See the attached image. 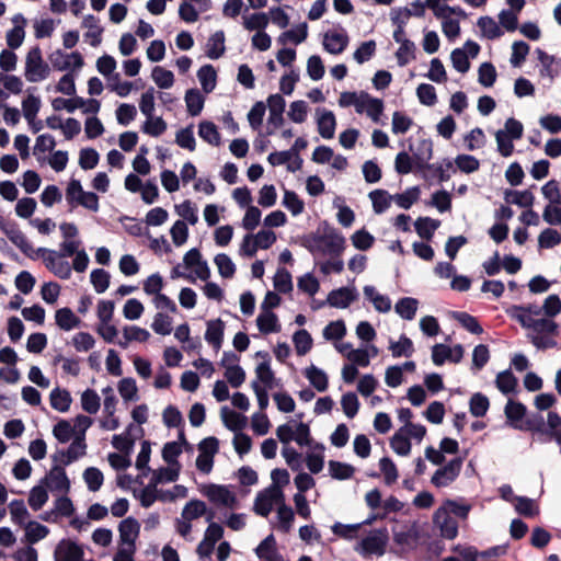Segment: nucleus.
I'll use <instances>...</instances> for the list:
<instances>
[{"label":"nucleus","mask_w":561,"mask_h":561,"mask_svg":"<svg viewBox=\"0 0 561 561\" xmlns=\"http://www.w3.org/2000/svg\"><path fill=\"white\" fill-rule=\"evenodd\" d=\"M225 322L221 319L207 321V329L205 332V340L210 344L214 350L218 351L224 341Z\"/></svg>","instance_id":"27"},{"label":"nucleus","mask_w":561,"mask_h":561,"mask_svg":"<svg viewBox=\"0 0 561 561\" xmlns=\"http://www.w3.org/2000/svg\"><path fill=\"white\" fill-rule=\"evenodd\" d=\"M175 213L181 217L180 220H184L186 224L195 226L198 222V215L195 205L186 199L179 205L174 206Z\"/></svg>","instance_id":"53"},{"label":"nucleus","mask_w":561,"mask_h":561,"mask_svg":"<svg viewBox=\"0 0 561 561\" xmlns=\"http://www.w3.org/2000/svg\"><path fill=\"white\" fill-rule=\"evenodd\" d=\"M328 466L330 476L335 480H348L355 473V468L346 462L330 460Z\"/></svg>","instance_id":"45"},{"label":"nucleus","mask_w":561,"mask_h":561,"mask_svg":"<svg viewBox=\"0 0 561 561\" xmlns=\"http://www.w3.org/2000/svg\"><path fill=\"white\" fill-rule=\"evenodd\" d=\"M56 324L65 331H70L81 323V320L73 313V311L64 307L56 311L55 313Z\"/></svg>","instance_id":"36"},{"label":"nucleus","mask_w":561,"mask_h":561,"mask_svg":"<svg viewBox=\"0 0 561 561\" xmlns=\"http://www.w3.org/2000/svg\"><path fill=\"white\" fill-rule=\"evenodd\" d=\"M199 492L214 505L231 510L238 507V499L236 494L229 490L228 485L216 483L203 484L199 488Z\"/></svg>","instance_id":"6"},{"label":"nucleus","mask_w":561,"mask_h":561,"mask_svg":"<svg viewBox=\"0 0 561 561\" xmlns=\"http://www.w3.org/2000/svg\"><path fill=\"white\" fill-rule=\"evenodd\" d=\"M516 512L527 518L535 517L539 514V508L536 506L535 501L527 496L514 497Z\"/></svg>","instance_id":"57"},{"label":"nucleus","mask_w":561,"mask_h":561,"mask_svg":"<svg viewBox=\"0 0 561 561\" xmlns=\"http://www.w3.org/2000/svg\"><path fill=\"white\" fill-rule=\"evenodd\" d=\"M87 444L83 437L76 436L67 450H60V462L68 466L79 457L85 455Z\"/></svg>","instance_id":"28"},{"label":"nucleus","mask_w":561,"mask_h":561,"mask_svg":"<svg viewBox=\"0 0 561 561\" xmlns=\"http://www.w3.org/2000/svg\"><path fill=\"white\" fill-rule=\"evenodd\" d=\"M293 342L296 353L299 356L306 355L312 348L313 344L310 333L305 329L298 330L294 333Z\"/></svg>","instance_id":"52"},{"label":"nucleus","mask_w":561,"mask_h":561,"mask_svg":"<svg viewBox=\"0 0 561 561\" xmlns=\"http://www.w3.org/2000/svg\"><path fill=\"white\" fill-rule=\"evenodd\" d=\"M283 206L289 210L293 216H299L305 210V202L296 192L289 190L284 191Z\"/></svg>","instance_id":"46"},{"label":"nucleus","mask_w":561,"mask_h":561,"mask_svg":"<svg viewBox=\"0 0 561 561\" xmlns=\"http://www.w3.org/2000/svg\"><path fill=\"white\" fill-rule=\"evenodd\" d=\"M204 515H206L207 522L215 518V512L213 510H208L205 502L201 500H191L182 511V517L187 522L197 519Z\"/></svg>","instance_id":"23"},{"label":"nucleus","mask_w":561,"mask_h":561,"mask_svg":"<svg viewBox=\"0 0 561 561\" xmlns=\"http://www.w3.org/2000/svg\"><path fill=\"white\" fill-rule=\"evenodd\" d=\"M220 413L222 422L230 431H241L247 425V417L228 407H222Z\"/></svg>","instance_id":"37"},{"label":"nucleus","mask_w":561,"mask_h":561,"mask_svg":"<svg viewBox=\"0 0 561 561\" xmlns=\"http://www.w3.org/2000/svg\"><path fill=\"white\" fill-rule=\"evenodd\" d=\"M305 377L309 380L311 386L319 392H323L329 387L328 375L316 365L311 364L304 370Z\"/></svg>","instance_id":"33"},{"label":"nucleus","mask_w":561,"mask_h":561,"mask_svg":"<svg viewBox=\"0 0 561 561\" xmlns=\"http://www.w3.org/2000/svg\"><path fill=\"white\" fill-rule=\"evenodd\" d=\"M278 530L287 534L291 530L295 520V513L293 508L283 502L279 503L277 508Z\"/></svg>","instance_id":"47"},{"label":"nucleus","mask_w":561,"mask_h":561,"mask_svg":"<svg viewBox=\"0 0 561 561\" xmlns=\"http://www.w3.org/2000/svg\"><path fill=\"white\" fill-rule=\"evenodd\" d=\"M137 116V108L134 104L122 103L115 110V117L119 125H129Z\"/></svg>","instance_id":"61"},{"label":"nucleus","mask_w":561,"mask_h":561,"mask_svg":"<svg viewBox=\"0 0 561 561\" xmlns=\"http://www.w3.org/2000/svg\"><path fill=\"white\" fill-rule=\"evenodd\" d=\"M170 236L175 247L185 244L190 236L187 224L184 220H176L170 229Z\"/></svg>","instance_id":"60"},{"label":"nucleus","mask_w":561,"mask_h":561,"mask_svg":"<svg viewBox=\"0 0 561 561\" xmlns=\"http://www.w3.org/2000/svg\"><path fill=\"white\" fill-rule=\"evenodd\" d=\"M3 233L10 239V241L16 245L25 255L31 259H35L36 249L30 243L25 234L20 230L15 222H12L5 228Z\"/></svg>","instance_id":"21"},{"label":"nucleus","mask_w":561,"mask_h":561,"mask_svg":"<svg viewBox=\"0 0 561 561\" xmlns=\"http://www.w3.org/2000/svg\"><path fill=\"white\" fill-rule=\"evenodd\" d=\"M123 334L125 341L117 342L122 348H126L131 341L146 342L150 337V333L146 329L137 325L125 327Z\"/></svg>","instance_id":"43"},{"label":"nucleus","mask_w":561,"mask_h":561,"mask_svg":"<svg viewBox=\"0 0 561 561\" xmlns=\"http://www.w3.org/2000/svg\"><path fill=\"white\" fill-rule=\"evenodd\" d=\"M184 100L190 115L197 116L202 112L205 100L197 89L187 90Z\"/></svg>","instance_id":"48"},{"label":"nucleus","mask_w":561,"mask_h":561,"mask_svg":"<svg viewBox=\"0 0 561 561\" xmlns=\"http://www.w3.org/2000/svg\"><path fill=\"white\" fill-rule=\"evenodd\" d=\"M470 506L458 504L453 500H447L443 506L437 508L433 515V524L440 531V537L445 539H455L458 535V523L450 513L460 518H466L469 514Z\"/></svg>","instance_id":"3"},{"label":"nucleus","mask_w":561,"mask_h":561,"mask_svg":"<svg viewBox=\"0 0 561 561\" xmlns=\"http://www.w3.org/2000/svg\"><path fill=\"white\" fill-rule=\"evenodd\" d=\"M256 325L260 332L263 334L276 333L280 331L278 318L272 311L259 314V317L256 318Z\"/></svg>","instance_id":"41"},{"label":"nucleus","mask_w":561,"mask_h":561,"mask_svg":"<svg viewBox=\"0 0 561 561\" xmlns=\"http://www.w3.org/2000/svg\"><path fill=\"white\" fill-rule=\"evenodd\" d=\"M168 129L167 122L161 116H146L145 122L140 126V130L153 138L162 136Z\"/></svg>","instance_id":"31"},{"label":"nucleus","mask_w":561,"mask_h":561,"mask_svg":"<svg viewBox=\"0 0 561 561\" xmlns=\"http://www.w3.org/2000/svg\"><path fill=\"white\" fill-rule=\"evenodd\" d=\"M517 385L518 380L511 369L499 373L495 378V386L503 394L515 392Z\"/></svg>","instance_id":"42"},{"label":"nucleus","mask_w":561,"mask_h":561,"mask_svg":"<svg viewBox=\"0 0 561 561\" xmlns=\"http://www.w3.org/2000/svg\"><path fill=\"white\" fill-rule=\"evenodd\" d=\"M478 26L483 35L489 39H495L503 35L501 27L491 16H481L478 20Z\"/></svg>","instance_id":"59"},{"label":"nucleus","mask_w":561,"mask_h":561,"mask_svg":"<svg viewBox=\"0 0 561 561\" xmlns=\"http://www.w3.org/2000/svg\"><path fill=\"white\" fill-rule=\"evenodd\" d=\"M454 319L458 321L462 328L472 334L480 335L483 333V328L479 323L478 319L468 312L456 311L453 314Z\"/></svg>","instance_id":"49"},{"label":"nucleus","mask_w":561,"mask_h":561,"mask_svg":"<svg viewBox=\"0 0 561 561\" xmlns=\"http://www.w3.org/2000/svg\"><path fill=\"white\" fill-rule=\"evenodd\" d=\"M51 64L55 69L60 71L68 69L79 70L83 67L84 60L79 51L66 54L61 50H56L51 56Z\"/></svg>","instance_id":"16"},{"label":"nucleus","mask_w":561,"mask_h":561,"mask_svg":"<svg viewBox=\"0 0 561 561\" xmlns=\"http://www.w3.org/2000/svg\"><path fill=\"white\" fill-rule=\"evenodd\" d=\"M225 33L222 31L215 32L207 41L206 44V55L210 59H218L220 58L225 51Z\"/></svg>","instance_id":"34"},{"label":"nucleus","mask_w":561,"mask_h":561,"mask_svg":"<svg viewBox=\"0 0 561 561\" xmlns=\"http://www.w3.org/2000/svg\"><path fill=\"white\" fill-rule=\"evenodd\" d=\"M165 473V480L169 482H175L179 478V469H165L160 468L159 471L154 472L150 483L141 491L140 503L141 506L148 508L150 507L158 499V490L157 484L162 482L161 473Z\"/></svg>","instance_id":"9"},{"label":"nucleus","mask_w":561,"mask_h":561,"mask_svg":"<svg viewBox=\"0 0 561 561\" xmlns=\"http://www.w3.org/2000/svg\"><path fill=\"white\" fill-rule=\"evenodd\" d=\"M198 136L208 145L219 147L221 135L218 127L210 121H202L198 124Z\"/></svg>","instance_id":"32"},{"label":"nucleus","mask_w":561,"mask_h":561,"mask_svg":"<svg viewBox=\"0 0 561 561\" xmlns=\"http://www.w3.org/2000/svg\"><path fill=\"white\" fill-rule=\"evenodd\" d=\"M197 78L205 93L214 91L217 84V72L211 65H205L197 71Z\"/></svg>","instance_id":"39"},{"label":"nucleus","mask_w":561,"mask_h":561,"mask_svg":"<svg viewBox=\"0 0 561 561\" xmlns=\"http://www.w3.org/2000/svg\"><path fill=\"white\" fill-rule=\"evenodd\" d=\"M515 428L538 435L540 443L556 440L561 446V416L558 412L549 411L547 423L542 414L531 413L522 424H515Z\"/></svg>","instance_id":"1"},{"label":"nucleus","mask_w":561,"mask_h":561,"mask_svg":"<svg viewBox=\"0 0 561 561\" xmlns=\"http://www.w3.org/2000/svg\"><path fill=\"white\" fill-rule=\"evenodd\" d=\"M49 401L53 409L59 412H67L71 405L72 399L68 390L55 388L49 394Z\"/></svg>","instance_id":"40"},{"label":"nucleus","mask_w":561,"mask_h":561,"mask_svg":"<svg viewBox=\"0 0 561 561\" xmlns=\"http://www.w3.org/2000/svg\"><path fill=\"white\" fill-rule=\"evenodd\" d=\"M318 133L324 139H332L335 134L336 118L333 112L325 108L316 111Z\"/></svg>","instance_id":"20"},{"label":"nucleus","mask_w":561,"mask_h":561,"mask_svg":"<svg viewBox=\"0 0 561 561\" xmlns=\"http://www.w3.org/2000/svg\"><path fill=\"white\" fill-rule=\"evenodd\" d=\"M270 23L268 14L265 12H253L242 15V26L248 32L264 31Z\"/></svg>","instance_id":"29"},{"label":"nucleus","mask_w":561,"mask_h":561,"mask_svg":"<svg viewBox=\"0 0 561 561\" xmlns=\"http://www.w3.org/2000/svg\"><path fill=\"white\" fill-rule=\"evenodd\" d=\"M317 244L324 254L339 255L345 248V239L335 231H329L318 239Z\"/></svg>","instance_id":"18"},{"label":"nucleus","mask_w":561,"mask_h":561,"mask_svg":"<svg viewBox=\"0 0 561 561\" xmlns=\"http://www.w3.org/2000/svg\"><path fill=\"white\" fill-rule=\"evenodd\" d=\"M214 262L218 268V273L222 278H231L236 272V265L232 260L225 253L217 254Z\"/></svg>","instance_id":"63"},{"label":"nucleus","mask_w":561,"mask_h":561,"mask_svg":"<svg viewBox=\"0 0 561 561\" xmlns=\"http://www.w3.org/2000/svg\"><path fill=\"white\" fill-rule=\"evenodd\" d=\"M529 311H531V305L528 306H512L507 312L508 314L519 322L523 328L531 329V325L535 323L534 318L529 316Z\"/></svg>","instance_id":"50"},{"label":"nucleus","mask_w":561,"mask_h":561,"mask_svg":"<svg viewBox=\"0 0 561 561\" xmlns=\"http://www.w3.org/2000/svg\"><path fill=\"white\" fill-rule=\"evenodd\" d=\"M490 408V401L488 397L481 392H477L471 396L469 401L470 413L476 417H482L486 414Z\"/></svg>","instance_id":"56"},{"label":"nucleus","mask_w":561,"mask_h":561,"mask_svg":"<svg viewBox=\"0 0 561 561\" xmlns=\"http://www.w3.org/2000/svg\"><path fill=\"white\" fill-rule=\"evenodd\" d=\"M410 427H400L390 440L391 448L400 456H407L411 450V442L403 432H409Z\"/></svg>","instance_id":"55"},{"label":"nucleus","mask_w":561,"mask_h":561,"mask_svg":"<svg viewBox=\"0 0 561 561\" xmlns=\"http://www.w3.org/2000/svg\"><path fill=\"white\" fill-rule=\"evenodd\" d=\"M357 299L358 291L354 286H343L331 290L327 297V302L331 307L344 309Z\"/></svg>","instance_id":"15"},{"label":"nucleus","mask_w":561,"mask_h":561,"mask_svg":"<svg viewBox=\"0 0 561 561\" xmlns=\"http://www.w3.org/2000/svg\"><path fill=\"white\" fill-rule=\"evenodd\" d=\"M504 199L507 204L530 208L534 205L535 196L529 190L523 192L506 190L504 192Z\"/></svg>","instance_id":"35"},{"label":"nucleus","mask_w":561,"mask_h":561,"mask_svg":"<svg viewBox=\"0 0 561 561\" xmlns=\"http://www.w3.org/2000/svg\"><path fill=\"white\" fill-rule=\"evenodd\" d=\"M84 551L81 546L70 539H62L54 551L55 561H82Z\"/></svg>","instance_id":"14"},{"label":"nucleus","mask_w":561,"mask_h":561,"mask_svg":"<svg viewBox=\"0 0 561 561\" xmlns=\"http://www.w3.org/2000/svg\"><path fill=\"white\" fill-rule=\"evenodd\" d=\"M133 426V424H129L125 433L113 436L112 445L122 454L129 455L130 451L133 450V447L135 445V439L130 436V431Z\"/></svg>","instance_id":"54"},{"label":"nucleus","mask_w":561,"mask_h":561,"mask_svg":"<svg viewBox=\"0 0 561 561\" xmlns=\"http://www.w3.org/2000/svg\"><path fill=\"white\" fill-rule=\"evenodd\" d=\"M50 75V67L44 60L39 46L31 47L24 57V78L30 83H38Z\"/></svg>","instance_id":"4"},{"label":"nucleus","mask_w":561,"mask_h":561,"mask_svg":"<svg viewBox=\"0 0 561 561\" xmlns=\"http://www.w3.org/2000/svg\"><path fill=\"white\" fill-rule=\"evenodd\" d=\"M307 37H308V24L304 22L288 31L283 32L278 36L277 42L282 45H286L287 43L299 45V44L304 43L307 39Z\"/></svg>","instance_id":"30"},{"label":"nucleus","mask_w":561,"mask_h":561,"mask_svg":"<svg viewBox=\"0 0 561 561\" xmlns=\"http://www.w3.org/2000/svg\"><path fill=\"white\" fill-rule=\"evenodd\" d=\"M119 540L123 545L136 547L135 542L139 536L140 524L134 517L123 519L118 525Z\"/></svg>","instance_id":"22"},{"label":"nucleus","mask_w":561,"mask_h":561,"mask_svg":"<svg viewBox=\"0 0 561 561\" xmlns=\"http://www.w3.org/2000/svg\"><path fill=\"white\" fill-rule=\"evenodd\" d=\"M41 108V99L36 95L28 94L22 101V112L27 122L34 121Z\"/></svg>","instance_id":"62"},{"label":"nucleus","mask_w":561,"mask_h":561,"mask_svg":"<svg viewBox=\"0 0 561 561\" xmlns=\"http://www.w3.org/2000/svg\"><path fill=\"white\" fill-rule=\"evenodd\" d=\"M101 399L95 390L87 389L81 394V407L89 414H95L100 410Z\"/></svg>","instance_id":"58"},{"label":"nucleus","mask_w":561,"mask_h":561,"mask_svg":"<svg viewBox=\"0 0 561 561\" xmlns=\"http://www.w3.org/2000/svg\"><path fill=\"white\" fill-rule=\"evenodd\" d=\"M183 265L186 270V273L184 274L185 277L207 280L210 276V270L207 262L203 260L202 254L197 249H191L184 255Z\"/></svg>","instance_id":"10"},{"label":"nucleus","mask_w":561,"mask_h":561,"mask_svg":"<svg viewBox=\"0 0 561 561\" xmlns=\"http://www.w3.org/2000/svg\"><path fill=\"white\" fill-rule=\"evenodd\" d=\"M43 482L51 491L68 493L70 490V480L67 477L64 466L55 465Z\"/></svg>","instance_id":"19"},{"label":"nucleus","mask_w":561,"mask_h":561,"mask_svg":"<svg viewBox=\"0 0 561 561\" xmlns=\"http://www.w3.org/2000/svg\"><path fill=\"white\" fill-rule=\"evenodd\" d=\"M36 259H42L45 266L59 278H67L70 274V265L68 261L57 251L38 248L35 251L34 260Z\"/></svg>","instance_id":"7"},{"label":"nucleus","mask_w":561,"mask_h":561,"mask_svg":"<svg viewBox=\"0 0 561 561\" xmlns=\"http://www.w3.org/2000/svg\"><path fill=\"white\" fill-rule=\"evenodd\" d=\"M453 162L450 160H444L437 164H424L423 163V178L437 180L438 182H445L450 179L449 171L453 170Z\"/></svg>","instance_id":"26"},{"label":"nucleus","mask_w":561,"mask_h":561,"mask_svg":"<svg viewBox=\"0 0 561 561\" xmlns=\"http://www.w3.org/2000/svg\"><path fill=\"white\" fill-rule=\"evenodd\" d=\"M66 201L71 209L82 206L91 211L99 210V196L83 190L79 180L71 179L66 187Z\"/></svg>","instance_id":"5"},{"label":"nucleus","mask_w":561,"mask_h":561,"mask_svg":"<svg viewBox=\"0 0 561 561\" xmlns=\"http://www.w3.org/2000/svg\"><path fill=\"white\" fill-rule=\"evenodd\" d=\"M462 467L461 458H454L447 465L438 468L433 474L431 482L436 488L447 486L453 483L460 474Z\"/></svg>","instance_id":"11"},{"label":"nucleus","mask_w":561,"mask_h":561,"mask_svg":"<svg viewBox=\"0 0 561 561\" xmlns=\"http://www.w3.org/2000/svg\"><path fill=\"white\" fill-rule=\"evenodd\" d=\"M82 27L87 30L84 33L85 39L91 46L96 47L102 42L103 27L100 25V20L94 15H85L82 20Z\"/></svg>","instance_id":"25"},{"label":"nucleus","mask_w":561,"mask_h":561,"mask_svg":"<svg viewBox=\"0 0 561 561\" xmlns=\"http://www.w3.org/2000/svg\"><path fill=\"white\" fill-rule=\"evenodd\" d=\"M388 536L386 533L378 530L363 538L356 546L355 550L364 556L377 554L382 556L386 550Z\"/></svg>","instance_id":"13"},{"label":"nucleus","mask_w":561,"mask_h":561,"mask_svg":"<svg viewBox=\"0 0 561 561\" xmlns=\"http://www.w3.org/2000/svg\"><path fill=\"white\" fill-rule=\"evenodd\" d=\"M284 501V493L278 486H268L260 491L254 500L253 511L256 515L267 517L273 510V504Z\"/></svg>","instance_id":"8"},{"label":"nucleus","mask_w":561,"mask_h":561,"mask_svg":"<svg viewBox=\"0 0 561 561\" xmlns=\"http://www.w3.org/2000/svg\"><path fill=\"white\" fill-rule=\"evenodd\" d=\"M48 534L49 529L46 526L37 522H30L26 526L25 537L28 543L34 545L44 539Z\"/></svg>","instance_id":"64"},{"label":"nucleus","mask_w":561,"mask_h":561,"mask_svg":"<svg viewBox=\"0 0 561 561\" xmlns=\"http://www.w3.org/2000/svg\"><path fill=\"white\" fill-rule=\"evenodd\" d=\"M182 454V447L178 442H168L162 448V458L170 466L168 469H181L178 457Z\"/></svg>","instance_id":"44"},{"label":"nucleus","mask_w":561,"mask_h":561,"mask_svg":"<svg viewBox=\"0 0 561 561\" xmlns=\"http://www.w3.org/2000/svg\"><path fill=\"white\" fill-rule=\"evenodd\" d=\"M341 107L353 106L357 114L367 115L374 123H380L385 105L382 100L373 98L367 92H342L337 101Z\"/></svg>","instance_id":"2"},{"label":"nucleus","mask_w":561,"mask_h":561,"mask_svg":"<svg viewBox=\"0 0 561 561\" xmlns=\"http://www.w3.org/2000/svg\"><path fill=\"white\" fill-rule=\"evenodd\" d=\"M350 37L344 28L329 30L323 34L322 46L332 55L342 54L348 46Z\"/></svg>","instance_id":"12"},{"label":"nucleus","mask_w":561,"mask_h":561,"mask_svg":"<svg viewBox=\"0 0 561 561\" xmlns=\"http://www.w3.org/2000/svg\"><path fill=\"white\" fill-rule=\"evenodd\" d=\"M255 553L257 558L264 561H284V557L278 552L276 540L273 534L268 535L256 547Z\"/></svg>","instance_id":"24"},{"label":"nucleus","mask_w":561,"mask_h":561,"mask_svg":"<svg viewBox=\"0 0 561 561\" xmlns=\"http://www.w3.org/2000/svg\"><path fill=\"white\" fill-rule=\"evenodd\" d=\"M152 81L160 89H170L174 84V75L171 70L156 66L151 71Z\"/></svg>","instance_id":"51"},{"label":"nucleus","mask_w":561,"mask_h":561,"mask_svg":"<svg viewBox=\"0 0 561 561\" xmlns=\"http://www.w3.org/2000/svg\"><path fill=\"white\" fill-rule=\"evenodd\" d=\"M11 22L13 27L5 33V42L9 48L18 49L25 39L27 21L21 13H18L12 16Z\"/></svg>","instance_id":"17"},{"label":"nucleus","mask_w":561,"mask_h":561,"mask_svg":"<svg viewBox=\"0 0 561 561\" xmlns=\"http://www.w3.org/2000/svg\"><path fill=\"white\" fill-rule=\"evenodd\" d=\"M505 416L510 422L511 426L515 428V424H522L526 416L527 408L522 402L508 400L505 405Z\"/></svg>","instance_id":"38"}]
</instances>
